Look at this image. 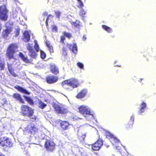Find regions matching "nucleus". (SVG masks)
Listing matches in <instances>:
<instances>
[{
    "label": "nucleus",
    "instance_id": "7",
    "mask_svg": "<svg viewBox=\"0 0 156 156\" xmlns=\"http://www.w3.org/2000/svg\"><path fill=\"white\" fill-rule=\"evenodd\" d=\"M44 146L47 150L52 151L55 148V144L52 140H48L46 141Z\"/></svg>",
    "mask_w": 156,
    "mask_h": 156
},
{
    "label": "nucleus",
    "instance_id": "49",
    "mask_svg": "<svg viewBox=\"0 0 156 156\" xmlns=\"http://www.w3.org/2000/svg\"><path fill=\"white\" fill-rule=\"evenodd\" d=\"M0 156H5L1 152H0Z\"/></svg>",
    "mask_w": 156,
    "mask_h": 156
},
{
    "label": "nucleus",
    "instance_id": "43",
    "mask_svg": "<svg viewBox=\"0 0 156 156\" xmlns=\"http://www.w3.org/2000/svg\"><path fill=\"white\" fill-rule=\"evenodd\" d=\"M52 31L53 32H57L58 31V29L57 27L55 25H53L52 26Z\"/></svg>",
    "mask_w": 156,
    "mask_h": 156
},
{
    "label": "nucleus",
    "instance_id": "44",
    "mask_svg": "<svg viewBox=\"0 0 156 156\" xmlns=\"http://www.w3.org/2000/svg\"><path fill=\"white\" fill-rule=\"evenodd\" d=\"M55 14L56 17L57 18H59L61 15V13L60 12L58 11H55Z\"/></svg>",
    "mask_w": 156,
    "mask_h": 156
},
{
    "label": "nucleus",
    "instance_id": "6",
    "mask_svg": "<svg viewBox=\"0 0 156 156\" xmlns=\"http://www.w3.org/2000/svg\"><path fill=\"white\" fill-rule=\"evenodd\" d=\"M103 145L102 140L99 138L97 141L91 145V148L93 151H98Z\"/></svg>",
    "mask_w": 156,
    "mask_h": 156
},
{
    "label": "nucleus",
    "instance_id": "52",
    "mask_svg": "<svg viewBox=\"0 0 156 156\" xmlns=\"http://www.w3.org/2000/svg\"><path fill=\"white\" fill-rule=\"evenodd\" d=\"M15 3H16L17 2H18L17 1H15Z\"/></svg>",
    "mask_w": 156,
    "mask_h": 156
},
{
    "label": "nucleus",
    "instance_id": "5",
    "mask_svg": "<svg viewBox=\"0 0 156 156\" xmlns=\"http://www.w3.org/2000/svg\"><path fill=\"white\" fill-rule=\"evenodd\" d=\"M21 112L23 115L28 116L31 115L32 113H34L33 109L26 105H23L21 106Z\"/></svg>",
    "mask_w": 156,
    "mask_h": 156
},
{
    "label": "nucleus",
    "instance_id": "34",
    "mask_svg": "<svg viewBox=\"0 0 156 156\" xmlns=\"http://www.w3.org/2000/svg\"><path fill=\"white\" fill-rule=\"evenodd\" d=\"M25 99L30 105H33L34 104L33 102L32 99L28 97H25Z\"/></svg>",
    "mask_w": 156,
    "mask_h": 156
},
{
    "label": "nucleus",
    "instance_id": "51",
    "mask_svg": "<svg viewBox=\"0 0 156 156\" xmlns=\"http://www.w3.org/2000/svg\"><path fill=\"white\" fill-rule=\"evenodd\" d=\"M71 37V34H69V38Z\"/></svg>",
    "mask_w": 156,
    "mask_h": 156
},
{
    "label": "nucleus",
    "instance_id": "45",
    "mask_svg": "<svg viewBox=\"0 0 156 156\" xmlns=\"http://www.w3.org/2000/svg\"><path fill=\"white\" fill-rule=\"evenodd\" d=\"M10 73L14 77H17L18 75L17 74H16L13 71V70H12L10 71H9Z\"/></svg>",
    "mask_w": 156,
    "mask_h": 156
},
{
    "label": "nucleus",
    "instance_id": "48",
    "mask_svg": "<svg viewBox=\"0 0 156 156\" xmlns=\"http://www.w3.org/2000/svg\"><path fill=\"white\" fill-rule=\"evenodd\" d=\"M87 39L86 36L85 35H84L82 38V40L83 41H85Z\"/></svg>",
    "mask_w": 156,
    "mask_h": 156
},
{
    "label": "nucleus",
    "instance_id": "29",
    "mask_svg": "<svg viewBox=\"0 0 156 156\" xmlns=\"http://www.w3.org/2000/svg\"><path fill=\"white\" fill-rule=\"evenodd\" d=\"M26 45L27 49L29 51V52L31 51H33L34 49L32 45H31L29 43H28L26 44Z\"/></svg>",
    "mask_w": 156,
    "mask_h": 156
},
{
    "label": "nucleus",
    "instance_id": "18",
    "mask_svg": "<svg viewBox=\"0 0 156 156\" xmlns=\"http://www.w3.org/2000/svg\"><path fill=\"white\" fill-rule=\"evenodd\" d=\"M12 96L16 100L19 101L20 103H24V100L21 97V95L18 93L14 94Z\"/></svg>",
    "mask_w": 156,
    "mask_h": 156
},
{
    "label": "nucleus",
    "instance_id": "33",
    "mask_svg": "<svg viewBox=\"0 0 156 156\" xmlns=\"http://www.w3.org/2000/svg\"><path fill=\"white\" fill-rule=\"evenodd\" d=\"M86 14V12L83 9H81L80 12V15L84 18L85 17V15Z\"/></svg>",
    "mask_w": 156,
    "mask_h": 156
},
{
    "label": "nucleus",
    "instance_id": "42",
    "mask_svg": "<svg viewBox=\"0 0 156 156\" xmlns=\"http://www.w3.org/2000/svg\"><path fill=\"white\" fill-rule=\"evenodd\" d=\"M77 65L80 69H83V66L81 63L79 62H78L77 63Z\"/></svg>",
    "mask_w": 156,
    "mask_h": 156
},
{
    "label": "nucleus",
    "instance_id": "16",
    "mask_svg": "<svg viewBox=\"0 0 156 156\" xmlns=\"http://www.w3.org/2000/svg\"><path fill=\"white\" fill-rule=\"evenodd\" d=\"M12 31V28L9 27L7 28L3 32L2 36L4 38L6 39L7 37L10 34Z\"/></svg>",
    "mask_w": 156,
    "mask_h": 156
},
{
    "label": "nucleus",
    "instance_id": "3",
    "mask_svg": "<svg viewBox=\"0 0 156 156\" xmlns=\"http://www.w3.org/2000/svg\"><path fill=\"white\" fill-rule=\"evenodd\" d=\"M17 51V46L16 44H12L9 45L6 53V56L9 60L13 58L14 54Z\"/></svg>",
    "mask_w": 156,
    "mask_h": 156
},
{
    "label": "nucleus",
    "instance_id": "1",
    "mask_svg": "<svg viewBox=\"0 0 156 156\" xmlns=\"http://www.w3.org/2000/svg\"><path fill=\"white\" fill-rule=\"evenodd\" d=\"M37 129L35 127L33 124L32 123H30L25 129V133H27L28 136L32 138L31 140L35 139L34 136V134L37 132Z\"/></svg>",
    "mask_w": 156,
    "mask_h": 156
},
{
    "label": "nucleus",
    "instance_id": "32",
    "mask_svg": "<svg viewBox=\"0 0 156 156\" xmlns=\"http://www.w3.org/2000/svg\"><path fill=\"white\" fill-rule=\"evenodd\" d=\"M46 43L47 46L49 48L50 52H53V48L50 45L49 42H46Z\"/></svg>",
    "mask_w": 156,
    "mask_h": 156
},
{
    "label": "nucleus",
    "instance_id": "8",
    "mask_svg": "<svg viewBox=\"0 0 156 156\" xmlns=\"http://www.w3.org/2000/svg\"><path fill=\"white\" fill-rule=\"evenodd\" d=\"M54 108L55 111L57 113L64 114L67 112V109L57 104L54 105Z\"/></svg>",
    "mask_w": 156,
    "mask_h": 156
},
{
    "label": "nucleus",
    "instance_id": "25",
    "mask_svg": "<svg viewBox=\"0 0 156 156\" xmlns=\"http://www.w3.org/2000/svg\"><path fill=\"white\" fill-rule=\"evenodd\" d=\"M5 62L0 58V68L1 70H3L5 68Z\"/></svg>",
    "mask_w": 156,
    "mask_h": 156
},
{
    "label": "nucleus",
    "instance_id": "36",
    "mask_svg": "<svg viewBox=\"0 0 156 156\" xmlns=\"http://www.w3.org/2000/svg\"><path fill=\"white\" fill-rule=\"evenodd\" d=\"M33 113H32V114L31 115H29L28 116L29 117L30 119H31L32 121H35L36 120L37 117L35 115H33Z\"/></svg>",
    "mask_w": 156,
    "mask_h": 156
},
{
    "label": "nucleus",
    "instance_id": "2",
    "mask_svg": "<svg viewBox=\"0 0 156 156\" xmlns=\"http://www.w3.org/2000/svg\"><path fill=\"white\" fill-rule=\"evenodd\" d=\"M79 112L84 116L87 117L86 119L88 120L93 119L94 116L90 113V110L86 107L83 105L80 106L78 108Z\"/></svg>",
    "mask_w": 156,
    "mask_h": 156
},
{
    "label": "nucleus",
    "instance_id": "24",
    "mask_svg": "<svg viewBox=\"0 0 156 156\" xmlns=\"http://www.w3.org/2000/svg\"><path fill=\"white\" fill-rule=\"evenodd\" d=\"M102 27L103 29L106 30L109 33H110L112 31V30L111 28L108 27L106 25H102Z\"/></svg>",
    "mask_w": 156,
    "mask_h": 156
},
{
    "label": "nucleus",
    "instance_id": "19",
    "mask_svg": "<svg viewBox=\"0 0 156 156\" xmlns=\"http://www.w3.org/2000/svg\"><path fill=\"white\" fill-rule=\"evenodd\" d=\"M23 40L25 42H28L30 40V36L28 31H25L23 34Z\"/></svg>",
    "mask_w": 156,
    "mask_h": 156
},
{
    "label": "nucleus",
    "instance_id": "38",
    "mask_svg": "<svg viewBox=\"0 0 156 156\" xmlns=\"http://www.w3.org/2000/svg\"><path fill=\"white\" fill-rule=\"evenodd\" d=\"M68 52V48H64L62 52V55L66 56L67 55Z\"/></svg>",
    "mask_w": 156,
    "mask_h": 156
},
{
    "label": "nucleus",
    "instance_id": "30",
    "mask_svg": "<svg viewBox=\"0 0 156 156\" xmlns=\"http://www.w3.org/2000/svg\"><path fill=\"white\" fill-rule=\"evenodd\" d=\"M80 22L78 20H76L75 22L72 23V25L76 28H79L80 27Z\"/></svg>",
    "mask_w": 156,
    "mask_h": 156
},
{
    "label": "nucleus",
    "instance_id": "35",
    "mask_svg": "<svg viewBox=\"0 0 156 156\" xmlns=\"http://www.w3.org/2000/svg\"><path fill=\"white\" fill-rule=\"evenodd\" d=\"M34 42L35 43V46H34L35 49L36 51H38L39 50V45L37 44V41L35 40L34 41Z\"/></svg>",
    "mask_w": 156,
    "mask_h": 156
},
{
    "label": "nucleus",
    "instance_id": "13",
    "mask_svg": "<svg viewBox=\"0 0 156 156\" xmlns=\"http://www.w3.org/2000/svg\"><path fill=\"white\" fill-rule=\"evenodd\" d=\"M134 120V117L133 116H131L128 122L126 125V127L127 130H130L133 128Z\"/></svg>",
    "mask_w": 156,
    "mask_h": 156
},
{
    "label": "nucleus",
    "instance_id": "27",
    "mask_svg": "<svg viewBox=\"0 0 156 156\" xmlns=\"http://www.w3.org/2000/svg\"><path fill=\"white\" fill-rule=\"evenodd\" d=\"M38 106L41 109H43L46 106V105L41 100L39 101Z\"/></svg>",
    "mask_w": 156,
    "mask_h": 156
},
{
    "label": "nucleus",
    "instance_id": "31",
    "mask_svg": "<svg viewBox=\"0 0 156 156\" xmlns=\"http://www.w3.org/2000/svg\"><path fill=\"white\" fill-rule=\"evenodd\" d=\"M62 85L64 88L67 89L68 86V81L66 80L63 81L62 83Z\"/></svg>",
    "mask_w": 156,
    "mask_h": 156
},
{
    "label": "nucleus",
    "instance_id": "4",
    "mask_svg": "<svg viewBox=\"0 0 156 156\" xmlns=\"http://www.w3.org/2000/svg\"><path fill=\"white\" fill-rule=\"evenodd\" d=\"M8 11L5 5L0 6V19L3 21H6L8 18Z\"/></svg>",
    "mask_w": 156,
    "mask_h": 156
},
{
    "label": "nucleus",
    "instance_id": "10",
    "mask_svg": "<svg viewBox=\"0 0 156 156\" xmlns=\"http://www.w3.org/2000/svg\"><path fill=\"white\" fill-rule=\"evenodd\" d=\"M46 78L47 82L50 84L54 83L58 80V77L52 75L48 76Z\"/></svg>",
    "mask_w": 156,
    "mask_h": 156
},
{
    "label": "nucleus",
    "instance_id": "47",
    "mask_svg": "<svg viewBox=\"0 0 156 156\" xmlns=\"http://www.w3.org/2000/svg\"><path fill=\"white\" fill-rule=\"evenodd\" d=\"M7 66H8V69L9 71H10L13 70L12 69L11 64H9L8 62L7 63Z\"/></svg>",
    "mask_w": 156,
    "mask_h": 156
},
{
    "label": "nucleus",
    "instance_id": "46",
    "mask_svg": "<svg viewBox=\"0 0 156 156\" xmlns=\"http://www.w3.org/2000/svg\"><path fill=\"white\" fill-rule=\"evenodd\" d=\"M53 16L51 15H49L48 17L47 18L46 21V24L47 26H48V21L50 19L52 18Z\"/></svg>",
    "mask_w": 156,
    "mask_h": 156
},
{
    "label": "nucleus",
    "instance_id": "26",
    "mask_svg": "<svg viewBox=\"0 0 156 156\" xmlns=\"http://www.w3.org/2000/svg\"><path fill=\"white\" fill-rule=\"evenodd\" d=\"M110 137L115 143H120V141L119 140L114 136L113 135L110 134Z\"/></svg>",
    "mask_w": 156,
    "mask_h": 156
},
{
    "label": "nucleus",
    "instance_id": "11",
    "mask_svg": "<svg viewBox=\"0 0 156 156\" xmlns=\"http://www.w3.org/2000/svg\"><path fill=\"white\" fill-rule=\"evenodd\" d=\"M12 144L11 140L8 138H6L4 140H1L0 142V145L3 147L5 146L10 147L12 146Z\"/></svg>",
    "mask_w": 156,
    "mask_h": 156
},
{
    "label": "nucleus",
    "instance_id": "15",
    "mask_svg": "<svg viewBox=\"0 0 156 156\" xmlns=\"http://www.w3.org/2000/svg\"><path fill=\"white\" fill-rule=\"evenodd\" d=\"M140 107L138 113L139 114H141L144 112L147 107V104L144 102H142L140 104Z\"/></svg>",
    "mask_w": 156,
    "mask_h": 156
},
{
    "label": "nucleus",
    "instance_id": "17",
    "mask_svg": "<svg viewBox=\"0 0 156 156\" xmlns=\"http://www.w3.org/2000/svg\"><path fill=\"white\" fill-rule=\"evenodd\" d=\"M69 48L74 54H76L77 53V47L76 44L73 43L69 45Z\"/></svg>",
    "mask_w": 156,
    "mask_h": 156
},
{
    "label": "nucleus",
    "instance_id": "21",
    "mask_svg": "<svg viewBox=\"0 0 156 156\" xmlns=\"http://www.w3.org/2000/svg\"><path fill=\"white\" fill-rule=\"evenodd\" d=\"M60 126L64 130L66 129L68 126V122L66 121H62L60 123Z\"/></svg>",
    "mask_w": 156,
    "mask_h": 156
},
{
    "label": "nucleus",
    "instance_id": "39",
    "mask_svg": "<svg viewBox=\"0 0 156 156\" xmlns=\"http://www.w3.org/2000/svg\"><path fill=\"white\" fill-rule=\"evenodd\" d=\"M85 137L86 135L85 134H83L81 136H79V138L80 141H83L84 140Z\"/></svg>",
    "mask_w": 156,
    "mask_h": 156
},
{
    "label": "nucleus",
    "instance_id": "14",
    "mask_svg": "<svg viewBox=\"0 0 156 156\" xmlns=\"http://www.w3.org/2000/svg\"><path fill=\"white\" fill-rule=\"evenodd\" d=\"M69 85L73 88H75L78 85L77 80L75 79H71L69 81Z\"/></svg>",
    "mask_w": 156,
    "mask_h": 156
},
{
    "label": "nucleus",
    "instance_id": "40",
    "mask_svg": "<svg viewBox=\"0 0 156 156\" xmlns=\"http://www.w3.org/2000/svg\"><path fill=\"white\" fill-rule=\"evenodd\" d=\"M77 1L79 3V5L78 7L80 8H82V7L83 6V4L81 1V0H77Z\"/></svg>",
    "mask_w": 156,
    "mask_h": 156
},
{
    "label": "nucleus",
    "instance_id": "20",
    "mask_svg": "<svg viewBox=\"0 0 156 156\" xmlns=\"http://www.w3.org/2000/svg\"><path fill=\"white\" fill-rule=\"evenodd\" d=\"M51 66V69L52 73L56 75L58 73V67L54 64H52Z\"/></svg>",
    "mask_w": 156,
    "mask_h": 156
},
{
    "label": "nucleus",
    "instance_id": "53",
    "mask_svg": "<svg viewBox=\"0 0 156 156\" xmlns=\"http://www.w3.org/2000/svg\"><path fill=\"white\" fill-rule=\"evenodd\" d=\"M47 0V1L48 2H49V0Z\"/></svg>",
    "mask_w": 156,
    "mask_h": 156
},
{
    "label": "nucleus",
    "instance_id": "12",
    "mask_svg": "<svg viewBox=\"0 0 156 156\" xmlns=\"http://www.w3.org/2000/svg\"><path fill=\"white\" fill-rule=\"evenodd\" d=\"M87 93V90L86 89H84L80 91L76 94V97L78 99H80L84 97Z\"/></svg>",
    "mask_w": 156,
    "mask_h": 156
},
{
    "label": "nucleus",
    "instance_id": "28",
    "mask_svg": "<svg viewBox=\"0 0 156 156\" xmlns=\"http://www.w3.org/2000/svg\"><path fill=\"white\" fill-rule=\"evenodd\" d=\"M29 55L32 58H35L37 56V54L33 50V51H31L29 52Z\"/></svg>",
    "mask_w": 156,
    "mask_h": 156
},
{
    "label": "nucleus",
    "instance_id": "23",
    "mask_svg": "<svg viewBox=\"0 0 156 156\" xmlns=\"http://www.w3.org/2000/svg\"><path fill=\"white\" fill-rule=\"evenodd\" d=\"M19 55L24 62L26 63L29 62V61L27 59V57H25L22 53L20 52L19 53Z\"/></svg>",
    "mask_w": 156,
    "mask_h": 156
},
{
    "label": "nucleus",
    "instance_id": "41",
    "mask_svg": "<svg viewBox=\"0 0 156 156\" xmlns=\"http://www.w3.org/2000/svg\"><path fill=\"white\" fill-rule=\"evenodd\" d=\"M41 57L42 58H44L46 57L45 54L42 51L40 50Z\"/></svg>",
    "mask_w": 156,
    "mask_h": 156
},
{
    "label": "nucleus",
    "instance_id": "37",
    "mask_svg": "<svg viewBox=\"0 0 156 156\" xmlns=\"http://www.w3.org/2000/svg\"><path fill=\"white\" fill-rule=\"evenodd\" d=\"M65 36L68 37V33L65 32L64 35L61 37V42H63L65 39Z\"/></svg>",
    "mask_w": 156,
    "mask_h": 156
},
{
    "label": "nucleus",
    "instance_id": "22",
    "mask_svg": "<svg viewBox=\"0 0 156 156\" xmlns=\"http://www.w3.org/2000/svg\"><path fill=\"white\" fill-rule=\"evenodd\" d=\"M15 87L18 90L23 93L27 94H30L29 92L27 90L20 87L18 86L17 87Z\"/></svg>",
    "mask_w": 156,
    "mask_h": 156
},
{
    "label": "nucleus",
    "instance_id": "9",
    "mask_svg": "<svg viewBox=\"0 0 156 156\" xmlns=\"http://www.w3.org/2000/svg\"><path fill=\"white\" fill-rule=\"evenodd\" d=\"M54 108L55 111L57 113L64 114L67 112V109L57 104L54 105Z\"/></svg>",
    "mask_w": 156,
    "mask_h": 156
},
{
    "label": "nucleus",
    "instance_id": "55",
    "mask_svg": "<svg viewBox=\"0 0 156 156\" xmlns=\"http://www.w3.org/2000/svg\"><path fill=\"white\" fill-rule=\"evenodd\" d=\"M7 23H6V26H7Z\"/></svg>",
    "mask_w": 156,
    "mask_h": 156
},
{
    "label": "nucleus",
    "instance_id": "50",
    "mask_svg": "<svg viewBox=\"0 0 156 156\" xmlns=\"http://www.w3.org/2000/svg\"><path fill=\"white\" fill-rule=\"evenodd\" d=\"M2 29V27H1V23H0V31H1Z\"/></svg>",
    "mask_w": 156,
    "mask_h": 156
},
{
    "label": "nucleus",
    "instance_id": "54",
    "mask_svg": "<svg viewBox=\"0 0 156 156\" xmlns=\"http://www.w3.org/2000/svg\"><path fill=\"white\" fill-rule=\"evenodd\" d=\"M119 66V67H120L121 66Z\"/></svg>",
    "mask_w": 156,
    "mask_h": 156
}]
</instances>
